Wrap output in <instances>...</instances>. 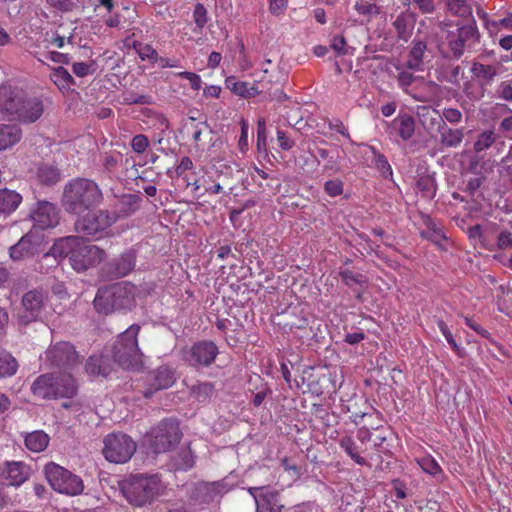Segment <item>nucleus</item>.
Segmentation results:
<instances>
[{"label": "nucleus", "mask_w": 512, "mask_h": 512, "mask_svg": "<svg viewBox=\"0 0 512 512\" xmlns=\"http://www.w3.org/2000/svg\"><path fill=\"white\" fill-rule=\"evenodd\" d=\"M340 447L359 465H368L366 459L360 454L364 450L356 444L350 436H344L339 441Z\"/></svg>", "instance_id": "35"}, {"label": "nucleus", "mask_w": 512, "mask_h": 512, "mask_svg": "<svg viewBox=\"0 0 512 512\" xmlns=\"http://www.w3.org/2000/svg\"><path fill=\"white\" fill-rule=\"evenodd\" d=\"M229 490L230 486L224 479L214 482L201 481L194 485L191 499L199 504H209L220 499Z\"/></svg>", "instance_id": "18"}, {"label": "nucleus", "mask_w": 512, "mask_h": 512, "mask_svg": "<svg viewBox=\"0 0 512 512\" xmlns=\"http://www.w3.org/2000/svg\"><path fill=\"white\" fill-rule=\"evenodd\" d=\"M266 121L264 118H260L257 122V150L258 152L266 151Z\"/></svg>", "instance_id": "53"}, {"label": "nucleus", "mask_w": 512, "mask_h": 512, "mask_svg": "<svg viewBox=\"0 0 512 512\" xmlns=\"http://www.w3.org/2000/svg\"><path fill=\"white\" fill-rule=\"evenodd\" d=\"M415 185L418 191L421 192L422 197H425L430 200L435 197L437 184L435 178L432 175H420L417 178Z\"/></svg>", "instance_id": "37"}, {"label": "nucleus", "mask_w": 512, "mask_h": 512, "mask_svg": "<svg viewBox=\"0 0 512 512\" xmlns=\"http://www.w3.org/2000/svg\"><path fill=\"white\" fill-rule=\"evenodd\" d=\"M277 141L279 147L283 150H290L294 146V140H292L284 131H277Z\"/></svg>", "instance_id": "64"}, {"label": "nucleus", "mask_w": 512, "mask_h": 512, "mask_svg": "<svg viewBox=\"0 0 512 512\" xmlns=\"http://www.w3.org/2000/svg\"><path fill=\"white\" fill-rule=\"evenodd\" d=\"M265 98L270 100H276L277 102H284L288 99L287 95L277 84L273 89H266Z\"/></svg>", "instance_id": "62"}, {"label": "nucleus", "mask_w": 512, "mask_h": 512, "mask_svg": "<svg viewBox=\"0 0 512 512\" xmlns=\"http://www.w3.org/2000/svg\"><path fill=\"white\" fill-rule=\"evenodd\" d=\"M104 196L98 184L88 178H75L64 187L62 207L71 215L80 216L95 209L103 202Z\"/></svg>", "instance_id": "1"}, {"label": "nucleus", "mask_w": 512, "mask_h": 512, "mask_svg": "<svg viewBox=\"0 0 512 512\" xmlns=\"http://www.w3.org/2000/svg\"><path fill=\"white\" fill-rule=\"evenodd\" d=\"M355 10L358 14L363 15L370 21L373 16H377L381 13V7L376 3H370L366 0H359L354 5Z\"/></svg>", "instance_id": "44"}, {"label": "nucleus", "mask_w": 512, "mask_h": 512, "mask_svg": "<svg viewBox=\"0 0 512 512\" xmlns=\"http://www.w3.org/2000/svg\"><path fill=\"white\" fill-rule=\"evenodd\" d=\"M218 347L213 341L195 342L184 354V360L192 367H208L218 355Z\"/></svg>", "instance_id": "15"}, {"label": "nucleus", "mask_w": 512, "mask_h": 512, "mask_svg": "<svg viewBox=\"0 0 512 512\" xmlns=\"http://www.w3.org/2000/svg\"><path fill=\"white\" fill-rule=\"evenodd\" d=\"M225 83L232 93L247 99L248 82L238 81L235 77L231 76L226 79Z\"/></svg>", "instance_id": "49"}, {"label": "nucleus", "mask_w": 512, "mask_h": 512, "mask_svg": "<svg viewBox=\"0 0 512 512\" xmlns=\"http://www.w3.org/2000/svg\"><path fill=\"white\" fill-rule=\"evenodd\" d=\"M426 49V42L416 39L413 40L406 67L411 70H419L422 65L423 56Z\"/></svg>", "instance_id": "34"}, {"label": "nucleus", "mask_w": 512, "mask_h": 512, "mask_svg": "<svg viewBox=\"0 0 512 512\" xmlns=\"http://www.w3.org/2000/svg\"><path fill=\"white\" fill-rule=\"evenodd\" d=\"M175 380V373L169 366H160L146 375L142 391L143 396L151 398L157 391L171 387Z\"/></svg>", "instance_id": "17"}, {"label": "nucleus", "mask_w": 512, "mask_h": 512, "mask_svg": "<svg viewBox=\"0 0 512 512\" xmlns=\"http://www.w3.org/2000/svg\"><path fill=\"white\" fill-rule=\"evenodd\" d=\"M445 122L458 124L462 121V112L455 108H445L441 114Z\"/></svg>", "instance_id": "58"}, {"label": "nucleus", "mask_w": 512, "mask_h": 512, "mask_svg": "<svg viewBox=\"0 0 512 512\" xmlns=\"http://www.w3.org/2000/svg\"><path fill=\"white\" fill-rule=\"evenodd\" d=\"M29 217L34 223L32 229L37 231L56 227L60 219L56 205L46 200H38L30 209Z\"/></svg>", "instance_id": "14"}, {"label": "nucleus", "mask_w": 512, "mask_h": 512, "mask_svg": "<svg viewBox=\"0 0 512 512\" xmlns=\"http://www.w3.org/2000/svg\"><path fill=\"white\" fill-rule=\"evenodd\" d=\"M499 26L512 29V17H505L499 21H486V28L491 35L498 30Z\"/></svg>", "instance_id": "60"}, {"label": "nucleus", "mask_w": 512, "mask_h": 512, "mask_svg": "<svg viewBox=\"0 0 512 512\" xmlns=\"http://www.w3.org/2000/svg\"><path fill=\"white\" fill-rule=\"evenodd\" d=\"M79 236H67L57 239L49 251L43 253L44 260H51L48 267H56L64 258L71 256L74 247L77 246Z\"/></svg>", "instance_id": "20"}, {"label": "nucleus", "mask_w": 512, "mask_h": 512, "mask_svg": "<svg viewBox=\"0 0 512 512\" xmlns=\"http://www.w3.org/2000/svg\"><path fill=\"white\" fill-rule=\"evenodd\" d=\"M45 477L55 491L66 495H79L84 490L82 479L68 469L49 462L44 466Z\"/></svg>", "instance_id": "7"}, {"label": "nucleus", "mask_w": 512, "mask_h": 512, "mask_svg": "<svg viewBox=\"0 0 512 512\" xmlns=\"http://www.w3.org/2000/svg\"><path fill=\"white\" fill-rule=\"evenodd\" d=\"M22 197L15 191L0 190V214H10L21 203Z\"/></svg>", "instance_id": "32"}, {"label": "nucleus", "mask_w": 512, "mask_h": 512, "mask_svg": "<svg viewBox=\"0 0 512 512\" xmlns=\"http://www.w3.org/2000/svg\"><path fill=\"white\" fill-rule=\"evenodd\" d=\"M93 304L95 310L104 315L117 310L131 309L135 304V287L128 282L100 287Z\"/></svg>", "instance_id": "2"}, {"label": "nucleus", "mask_w": 512, "mask_h": 512, "mask_svg": "<svg viewBox=\"0 0 512 512\" xmlns=\"http://www.w3.org/2000/svg\"><path fill=\"white\" fill-rule=\"evenodd\" d=\"M46 356L51 365L58 368H72L79 362L75 347L69 342H58L52 346Z\"/></svg>", "instance_id": "19"}, {"label": "nucleus", "mask_w": 512, "mask_h": 512, "mask_svg": "<svg viewBox=\"0 0 512 512\" xmlns=\"http://www.w3.org/2000/svg\"><path fill=\"white\" fill-rule=\"evenodd\" d=\"M44 252V236L31 229L10 247L9 256L13 261H23Z\"/></svg>", "instance_id": "11"}, {"label": "nucleus", "mask_w": 512, "mask_h": 512, "mask_svg": "<svg viewBox=\"0 0 512 512\" xmlns=\"http://www.w3.org/2000/svg\"><path fill=\"white\" fill-rule=\"evenodd\" d=\"M37 178L41 184L51 186L60 180V171L52 164H41L37 170Z\"/></svg>", "instance_id": "36"}, {"label": "nucleus", "mask_w": 512, "mask_h": 512, "mask_svg": "<svg viewBox=\"0 0 512 512\" xmlns=\"http://www.w3.org/2000/svg\"><path fill=\"white\" fill-rule=\"evenodd\" d=\"M132 46L142 60L148 59L153 63L158 61V53L151 45L134 41Z\"/></svg>", "instance_id": "45"}, {"label": "nucleus", "mask_w": 512, "mask_h": 512, "mask_svg": "<svg viewBox=\"0 0 512 512\" xmlns=\"http://www.w3.org/2000/svg\"><path fill=\"white\" fill-rule=\"evenodd\" d=\"M418 464L426 473L436 476L442 474V469L437 461L431 456H425L418 460Z\"/></svg>", "instance_id": "51"}, {"label": "nucleus", "mask_w": 512, "mask_h": 512, "mask_svg": "<svg viewBox=\"0 0 512 512\" xmlns=\"http://www.w3.org/2000/svg\"><path fill=\"white\" fill-rule=\"evenodd\" d=\"M190 123L186 124V128L191 130L192 139L194 142L199 143L202 140V134L205 130H209L211 132L210 126L207 121L195 123L196 118L190 117Z\"/></svg>", "instance_id": "48"}, {"label": "nucleus", "mask_w": 512, "mask_h": 512, "mask_svg": "<svg viewBox=\"0 0 512 512\" xmlns=\"http://www.w3.org/2000/svg\"><path fill=\"white\" fill-rule=\"evenodd\" d=\"M149 145V140L147 136L143 134H138L133 137L131 141V148L137 154H142L146 151Z\"/></svg>", "instance_id": "56"}, {"label": "nucleus", "mask_w": 512, "mask_h": 512, "mask_svg": "<svg viewBox=\"0 0 512 512\" xmlns=\"http://www.w3.org/2000/svg\"><path fill=\"white\" fill-rule=\"evenodd\" d=\"M497 139V135L492 130L484 131L480 133L477 137V140L474 143V149L476 152H481L489 147L492 146L493 143H495Z\"/></svg>", "instance_id": "47"}, {"label": "nucleus", "mask_w": 512, "mask_h": 512, "mask_svg": "<svg viewBox=\"0 0 512 512\" xmlns=\"http://www.w3.org/2000/svg\"><path fill=\"white\" fill-rule=\"evenodd\" d=\"M23 90L10 85L0 86V113L16 120Z\"/></svg>", "instance_id": "21"}, {"label": "nucleus", "mask_w": 512, "mask_h": 512, "mask_svg": "<svg viewBox=\"0 0 512 512\" xmlns=\"http://www.w3.org/2000/svg\"><path fill=\"white\" fill-rule=\"evenodd\" d=\"M257 502L263 505L269 512H282L284 508L278 491H266L262 496L257 497Z\"/></svg>", "instance_id": "39"}, {"label": "nucleus", "mask_w": 512, "mask_h": 512, "mask_svg": "<svg viewBox=\"0 0 512 512\" xmlns=\"http://www.w3.org/2000/svg\"><path fill=\"white\" fill-rule=\"evenodd\" d=\"M30 476V468L23 462H6L1 470V478L7 481V485L20 486Z\"/></svg>", "instance_id": "23"}, {"label": "nucleus", "mask_w": 512, "mask_h": 512, "mask_svg": "<svg viewBox=\"0 0 512 512\" xmlns=\"http://www.w3.org/2000/svg\"><path fill=\"white\" fill-rule=\"evenodd\" d=\"M50 79L59 89H69L72 85L76 84L74 78L63 66L53 68Z\"/></svg>", "instance_id": "40"}, {"label": "nucleus", "mask_w": 512, "mask_h": 512, "mask_svg": "<svg viewBox=\"0 0 512 512\" xmlns=\"http://www.w3.org/2000/svg\"><path fill=\"white\" fill-rule=\"evenodd\" d=\"M195 464V455L189 446L180 448V450L172 457L171 465L174 470L187 471Z\"/></svg>", "instance_id": "28"}, {"label": "nucleus", "mask_w": 512, "mask_h": 512, "mask_svg": "<svg viewBox=\"0 0 512 512\" xmlns=\"http://www.w3.org/2000/svg\"><path fill=\"white\" fill-rule=\"evenodd\" d=\"M339 275L342 278L343 282L347 286H350V287L354 284H358V285L367 284L366 277L361 273H354L351 270L346 269V270H341L339 272Z\"/></svg>", "instance_id": "50"}, {"label": "nucleus", "mask_w": 512, "mask_h": 512, "mask_svg": "<svg viewBox=\"0 0 512 512\" xmlns=\"http://www.w3.org/2000/svg\"><path fill=\"white\" fill-rule=\"evenodd\" d=\"M193 19L196 26L200 29H202L206 25L208 21L207 9L202 3H197L195 5L193 11Z\"/></svg>", "instance_id": "54"}, {"label": "nucleus", "mask_w": 512, "mask_h": 512, "mask_svg": "<svg viewBox=\"0 0 512 512\" xmlns=\"http://www.w3.org/2000/svg\"><path fill=\"white\" fill-rule=\"evenodd\" d=\"M393 26L399 40L407 42L413 34L414 22L410 16L404 13L397 16L396 20L393 22Z\"/></svg>", "instance_id": "33"}, {"label": "nucleus", "mask_w": 512, "mask_h": 512, "mask_svg": "<svg viewBox=\"0 0 512 512\" xmlns=\"http://www.w3.org/2000/svg\"><path fill=\"white\" fill-rule=\"evenodd\" d=\"M417 117L422 127L428 133H431L435 129L438 132L441 126L444 125L445 123L440 112L429 106H418Z\"/></svg>", "instance_id": "24"}, {"label": "nucleus", "mask_w": 512, "mask_h": 512, "mask_svg": "<svg viewBox=\"0 0 512 512\" xmlns=\"http://www.w3.org/2000/svg\"><path fill=\"white\" fill-rule=\"evenodd\" d=\"M182 433L179 424L174 419H164L147 434L149 447L155 453H163L179 443Z\"/></svg>", "instance_id": "8"}, {"label": "nucleus", "mask_w": 512, "mask_h": 512, "mask_svg": "<svg viewBox=\"0 0 512 512\" xmlns=\"http://www.w3.org/2000/svg\"><path fill=\"white\" fill-rule=\"evenodd\" d=\"M47 298V293L42 288H34L27 291L21 299L23 312L18 314L19 323L28 325L36 321L44 309Z\"/></svg>", "instance_id": "12"}, {"label": "nucleus", "mask_w": 512, "mask_h": 512, "mask_svg": "<svg viewBox=\"0 0 512 512\" xmlns=\"http://www.w3.org/2000/svg\"><path fill=\"white\" fill-rule=\"evenodd\" d=\"M94 62L85 63V62H76L72 65L73 73L78 77H85L94 72L93 69Z\"/></svg>", "instance_id": "57"}, {"label": "nucleus", "mask_w": 512, "mask_h": 512, "mask_svg": "<svg viewBox=\"0 0 512 512\" xmlns=\"http://www.w3.org/2000/svg\"><path fill=\"white\" fill-rule=\"evenodd\" d=\"M448 10L456 16L467 17L472 14V8L466 0H447Z\"/></svg>", "instance_id": "46"}, {"label": "nucleus", "mask_w": 512, "mask_h": 512, "mask_svg": "<svg viewBox=\"0 0 512 512\" xmlns=\"http://www.w3.org/2000/svg\"><path fill=\"white\" fill-rule=\"evenodd\" d=\"M140 329V325L132 324L117 337L113 345V359L125 369L137 367L141 363L142 353L137 340Z\"/></svg>", "instance_id": "6"}, {"label": "nucleus", "mask_w": 512, "mask_h": 512, "mask_svg": "<svg viewBox=\"0 0 512 512\" xmlns=\"http://www.w3.org/2000/svg\"><path fill=\"white\" fill-rule=\"evenodd\" d=\"M21 138V129L15 124L0 125V150L7 149Z\"/></svg>", "instance_id": "30"}, {"label": "nucleus", "mask_w": 512, "mask_h": 512, "mask_svg": "<svg viewBox=\"0 0 512 512\" xmlns=\"http://www.w3.org/2000/svg\"><path fill=\"white\" fill-rule=\"evenodd\" d=\"M439 143L446 148H454L461 144L465 136V128H450L445 122L438 131Z\"/></svg>", "instance_id": "25"}, {"label": "nucleus", "mask_w": 512, "mask_h": 512, "mask_svg": "<svg viewBox=\"0 0 512 512\" xmlns=\"http://www.w3.org/2000/svg\"><path fill=\"white\" fill-rule=\"evenodd\" d=\"M480 40V34L475 20L458 27L455 31H448L445 41L449 48V54L445 57L460 59L464 51L471 49Z\"/></svg>", "instance_id": "9"}, {"label": "nucleus", "mask_w": 512, "mask_h": 512, "mask_svg": "<svg viewBox=\"0 0 512 512\" xmlns=\"http://www.w3.org/2000/svg\"><path fill=\"white\" fill-rule=\"evenodd\" d=\"M215 392V386L211 382H202L191 386L190 394L198 401H208Z\"/></svg>", "instance_id": "42"}, {"label": "nucleus", "mask_w": 512, "mask_h": 512, "mask_svg": "<svg viewBox=\"0 0 512 512\" xmlns=\"http://www.w3.org/2000/svg\"><path fill=\"white\" fill-rule=\"evenodd\" d=\"M137 253L134 249L123 252L119 257L106 263L101 268V275L106 280H114L125 277L134 270Z\"/></svg>", "instance_id": "16"}, {"label": "nucleus", "mask_w": 512, "mask_h": 512, "mask_svg": "<svg viewBox=\"0 0 512 512\" xmlns=\"http://www.w3.org/2000/svg\"><path fill=\"white\" fill-rule=\"evenodd\" d=\"M324 191L331 197L339 196L343 193V182L339 179H333L325 182Z\"/></svg>", "instance_id": "55"}, {"label": "nucleus", "mask_w": 512, "mask_h": 512, "mask_svg": "<svg viewBox=\"0 0 512 512\" xmlns=\"http://www.w3.org/2000/svg\"><path fill=\"white\" fill-rule=\"evenodd\" d=\"M44 112V104L39 97H28L23 92L21 103L18 107L16 120L33 123L37 121Z\"/></svg>", "instance_id": "22"}, {"label": "nucleus", "mask_w": 512, "mask_h": 512, "mask_svg": "<svg viewBox=\"0 0 512 512\" xmlns=\"http://www.w3.org/2000/svg\"><path fill=\"white\" fill-rule=\"evenodd\" d=\"M162 488L157 475H134L123 482L121 491L127 501L134 506H143L151 502Z\"/></svg>", "instance_id": "5"}, {"label": "nucleus", "mask_w": 512, "mask_h": 512, "mask_svg": "<svg viewBox=\"0 0 512 512\" xmlns=\"http://www.w3.org/2000/svg\"><path fill=\"white\" fill-rule=\"evenodd\" d=\"M391 125L397 128L399 137L404 141L411 139L415 133V119L410 114L399 115Z\"/></svg>", "instance_id": "27"}, {"label": "nucleus", "mask_w": 512, "mask_h": 512, "mask_svg": "<svg viewBox=\"0 0 512 512\" xmlns=\"http://www.w3.org/2000/svg\"><path fill=\"white\" fill-rule=\"evenodd\" d=\"M103 455L111 463L123 464L131 459L136 451V443L124 433L108 434L104 440Z\"/></svg>", "instance_id": "10"}, {"label": "nucleus", "mask_w": 512, "mask_h": 512, "mask_svg": "<svg viewBox=\"0 0 512 512\" xmlns=\"http://www.w3.org/2000/svg\"><path fill=\"white\" fill-rule=\"evenodd\" d=\"M314 157L318 162H320V160L326 161L324 170L334 172H338L340 170L338 165V149H326L324 147L317 146L315 149Z\"/></svg>", "instance_id": "29"}, {"label": "nucleus", "mask_w": 512, "mask_h": 512, "mask_svg": "<svg viewBox=\"0 0 512 512\" xmlns=\"http://www.w3.org/2000/svg\"><path fill=\"white\" fill-rule=\"evenodd\" d=\"M17 368V360L9 352L0 350V378L14 375Z\"/></svg>", "instance_id": "41"}, {"label": "nucleus", "mask_w": 512, "mask_h": 512, "mask_svg": "<svg viewBox=\"0 0 512 512\" xmlns=\"http://www.w3.org/2000/svg\"><path fill=\"white\" fill-rule=\"evenodd\" d=\"M77 390L75 379L68 373L42 374L31 385L32 394L44 400L73 398Z\"/></svg>", "instance_id": "3"}, {"label": "nucleus", "mask_w": 512, "mask_h": 512, "mask_svg": "<svg viewBox=\"0 0 512 512\" xmlns=\"http://www.w3.org/2000/svg\"><path fill=\"white\" fill-rule=\"evenodd\" d=\"M86 372L90 375L107 376L109 368L105 364L103 357L90 356L85 365Z\"/></svg>", "instance_id": "43"}, {"label": "nucleus", "mask_w": 512, "mask_h": 512, "mask_svg": "<svg viewBox=\"0 0 512 512\" xmlns=\"http://www.w3.org/2000/svg\"><path fill=\"white\" fill-rule=\"evenodd\" d=\"M119 218L120 215L116 211L91 209L87 213L78 216L74 223V230L81 237L97 240L102 238L106 230L116 223Z\"/></svg>", "instance_id": "4"}, {"label": "nucleus", "mask_w": 512, "mask_h": 512, "mask_svg": "<svg viewBox=\"0 0 512 512\" xmlns=\"http://www.w3.org/2000/svg\"><path fill=\"white\" fill-rule=\"evenodd\" d=\"M179 77L189 80L190 86L193 90H199L201 88V78L199 75L193 72H180Z\"/></svg>", "instance_id": "63"}, {"label": "nucleus", "mask_w": 512, "mask_h": 512, "mask_svg": "<svg viewBox=\"0 0 512 512\" xmlns=\"http://www.w3.org/2000/svg\"><path fill=\"white\" fill-rule=\"evenodd\" d=\"M121 209L117 212L120 216H129L137 211L140 207L141 197L137 194H123L118 200Z\"/></svg>", "instance_id": "38"}, {"label": "nucleus", "mask_w": 512, "mask_h": 512, "mask_svg": "<svg viewBox=\"0 0 512 512\" xmlns=\"http://www.w3.org/2000/svg\"><path fill=\"white\" fill-rule=\"evenodd\" d=\"M374 159L377 169L381 172L384 178L392 176V168L385 155L374 150Z\"/></svg>", "instance_id": "52"}, {"label": "nucleus", "mask_w": 512, "mask_h": 512, "mask_svg": "<svg viewBox=\"0 0 512 512\" xmlns=\"http://www.w3.org/2000/svg\"><path fill=\"white\" fill-rule=\"evenodd\" d=\"M105 256L103 249L96 245H81L79 239L70 256V263L74 270L82 272L99 264Z\"/></svg>", "instance_id": "13"}, {"label": "nucleus", "mask_w": 512, "mask_h": 512, "mask_svg": "<svg viewBox=\"0 0 512 512\" xmlns=\"http://www.w3.org/2000/svg\"><path fill=\"white\" fill-rule=\"evenodd\" d=\"M49 441V436L42 430L33 431L25 436V446L32 452L44 451Z\"/></svg>", "instance_id": "31"}, {"label": "nucleus", "mask_w": 512, "mask_h": 512, "mask_svg": "<svg viewBox=\"0 0 512 512\" xmlns=\"http://www.w3.org/2000/svg\"><path fill=\"white\" fill-rule=\"evenodd\" d=\"M264 79L258 82H254L253 84L248 83V91H247V99L253 98L259 95H263L265 97L266 89H264Z\"/></svg>", "instance_id": "61"}, {"label": "nucleus", "mask_w": 512, "mask_h": 512, "mask_svg": "<svg viewBox=\"0 0 512 512\" xmlns=\"http://www.w3.org/2000/svg\"><path fill=\"white\" fill-rule=\"evenodd\" d=\"M497 94L506 101H512V79L502 81L498 86Z\"/></svg>", "instance_id": "59"}, {"label": "nucleus", "mask_w": 512, "mask_h": 512, "mask_svg": "<svg viewBox=\"0 0 512 512\" xmlns=\"http://www.w3.org/2000/svg\"><path fill=\"white\" fill-rule=\"evenodd\" d=\"M471 73L480 81V86L484 88L487 85H491L494 78L498 75V69L494 65L474 62L471 67Z\"/></svg>", "instance_id": "26"}]
</instances>
